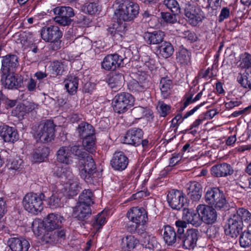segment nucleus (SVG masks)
I'll return each instance as SVG.
<instances>
[{
    "mask_svg": "<svg viewBox=\"0 0 251 251\" xmlns=\"http://www.w3.org/2000/svg\"><path fill=\"white\" fill-rule=\"evenodd\" d=\"M32 228L33 231L38 234L41 235L43 233V231L45 229V223L39 220H34L32 222Z\"/></svg>",
    "mask_w": 251,
    "mask_h": 251,
    "instance_id": "obj_53",
    "label": "nucleus"
},
{
    "mask_svg": "<svg viewBox=\"0 0 251 251\" xmlns=\"http://www.w3.org/2000/svg\"><path fill=\"white\" fill-rule=\"evenodd\" d=\"M241 63L240 66L243 68L248 70V71L251 70V54L245 52L240 55Z\"/></svg>",
    "mask_w": 251,
    "mask_h": 251,
    "instance_id": "obj_51",
    "label": "nucleus"
},
{
    "mask_svg": "<svg viewBox=\"0 0 251 251\" xmlns=\"http://www.w3.org/2000/svg\"><path fill=\"white\" fill-rule=\"evenodd\" d=\"M63 194L61 193L56 192L53 193L50 197L48 203L52 209H56L63 206V203L61 200Z\"/></svg>",
    "mask_w": 251,
    "mask_h": 251,
    "instance_id": "obj_39",
    "label": "nucleus"
},
{
    "mask_svg": "<svg viewBox=\"0 0 251 251\" xmlns=\"http://www.w3.org/2000/svg\"><path fill=\"white\" fill-rule=\"evenodd\" d=\"M159 112L162 117H166L170 112L171 106L163 102H159Z\"/></svg>",
    "mask_w": 251,
    "mask_h": 251,
    "instance_id": "obj_63",
    "label": "nucleus"
},
{
    "mask_svg": "<svg viewBox=\"0 0 251 251\" xmlns=\"http://www.w3.org/2000/svg\"><path fill=\"white\" fill-rule=\"evenodd\" d=\"M128 164V159L122 151L115 152L110 161L112 167L115 170H124Z\"/></svg>",
    "mask_w": 251,
    "mask_h": 251,
    "instance_id": "obj_20",
    "label": "nucleus"
},
{
    "mask_svg": "<svg viewBox=\"0 0 251 251\" xmlns=\"http://www.w3.org/2000/svg\"><path fill=\"white\" fill-rule=\"evenodd\" d=\"M208 205L214 206L215 208H220V189L213 187L209 189L204 196Z\"/></svg>",
    "mask_w": 251,
    "mask_h": 251,
    "instance_id": "obj_22",
    "label": "nucleus"
},
{
    "mask_svg": "<svg viewBox=\"0 0 251 251\" xmlns=\"http://www.w3.org/2000/svg\"><path fill=\"white\" fill-rule=\"evenodd\" d=\"M78 80L77 77L70 76L64 81L65 87L70 94L73 95L76 92Z\"/></svg>",
    "mask_w": 251,
    "mask_h": 251,
    "instance_id": "obj_42",
    "label": "nucleus"
},
{
    "mask_svg": "<svg viewBox=\"0 0 251 251\" xmlns=\"http://www.w3.org/2000/svg\"><path fill=\"white\" fill-rule=\"evenodd\" d=\"M233 173V170L231 166L227 163L221 164V177L231 175Z\"/></svg>",
    "mask_w": 251,
    "mask_h": 251,
    "instance_id": "obj_62",
    "label": "nucleus"
},
{
    "mask_svg": "<svg viewBox=\"0 0 251 251\" xmlns=\"http://www.w3.org/2000/svg\"><path fill=\"white\" fill-rule=\"evenodd\" d=\"M2 74L14 73L19 66V58L15 54H9L1 57Z\"/></svg>",
    "mask_w": 251,
    "mask_h": 251,
    "instance_id": "obj_14",
    "label": "nucleus"
},
{
    "mask_svg": "<svg viewBox=\"0 0 251 251\" xmlns=\"http://www.w3.org/2000/svg\"><path fill=\"white\" fill-rule=\"evenodd\" d=\"M0 136L5 142H14L19 139V135L15 128L7 125L0 126Z\"/></svg>",
    "mask_w": 251,
    "mask_h": 251,
    "instance_id": "obj_23",
    "label": "nucleus"
},
{
    "mask_svg": "<svg viewBox=\"0 0 251 251\" xmlns=\"http://www.w3.org/2000/svg\"><path fill=\"white\" fill-rule=\"evenodd\" d=\"M40 35L45 41L55 42L62 36V33L57 26L50 25L43 27L40 32Z\"/></svg>",
    "mask_w": 251,
    "mask_h": 251,
    "instance_id": "obj_15",
    "label": "nucleus"
},
{
    "mask_svg": "<svg viewBox=\"0 0 251 251\" xmlns=\"http://www.w3.org/2000/svg\"><path fill=\"white\" fill-rule=\"evenodd\" d=\"M124 82V75L118 72L111 73L106 80V82L112 89L120 88L123 85Z\"/></svg>",
    "mask_w": 251,
    "mask_h": 251,
    "instance_id": "obj_27",
    "label": "nucleus"
},
{
    "mask_svg": "<svg viewBox=\"0 0 251 251\" xmlns=\"http://www.w3.org/2000/svg\"><path fill=\"white\" fill-rule=\"evenodd\" d=\"M214 206L206 204H199L197 207V211L201 214L202 221L206 224L214 223L217 219V213Z\"/></svg>",
    "mask_w": 251,
    "mask_h": 251,
    "instance_id": "obj_10",
    "label": "nucleus"
},
{
    "mask_svg": "<svg viewBox=\"0 0 251 251\" xmlns=\"http://www.w3.org/2000/svg\"><path fill=\"white\" fill-rule=\"evenodd\" d=\"M183 193L178 190L173 189L169 191L167 195V201L169 205L173 209L180 210L187 203L185 202Z\"/></svg>",
    "mask_w": 251,
    "mask_h": 251,
    "instance_id": "obj_9",
    "label": "nucleus"
},
{
    "mask_svg": "<svg viewBox=\"0 0 251 251\" xmlns=\"http://www.w3.org/2000/svg\"><path fill=\"white\" fill-rule=\"evenodd\" d=\"M237 80L243 88L251 89V70L239 74Z\"/></svg>",
    "mask_w": 251,
    "mask_h": 251,
    "instance_id": "obj_38",
    "label": "nucleus"
},
{
    "mask_svg": "<svg viewBox=\"0 0 251 251\" xmlns=\"http://www.w3.org/2000/svg\"><path fill=\"white\" fill-rule=\"evenodd\" d=\"M243 226L242 223L233 215L224 226L225 233L232 238H236L242 231Z\"/></svg>",
    "mask_w": 251,
    "mask_h": 251,
    "instance_id": "obj_13",
    "label": "nucleus"
},
{
    "mask_svg": "<svg viewBox=\"0 0 251 251\" xmlns=\"http://www.w3.org/2000/svg\"><path fill=\"white\" fill-rule=\"evenodd\" d=\"M158 50L160 55L164 58L171 56L174 52L172 44L167 41H164L159 47Z\"/></svg>",
    "mask_w": 251,
    "mask_h": 251,
    "instance_id": "obj_37",
    "label": "nucleus"
},
{
    "mask_svg": "<svg viewBox=\"0 0 251 251\" xmlns=\"http://www.w3.org/2000/svg\"><path fill=\"white\" fill-rule=\"evenodd\" d=\"M222 193L221 192V194ZM231 206L227 201L225 197L223 195L221 194V212L224 211L223 213L224 216L229 213Z\"/></svg>",
    "mask_w": 251,
    "mask_h": 251,
    "instance_id": "obj_60",
    "label": "nucleus"
},
{
    "mask_svg": "<svg viewBox=\"0 0 251 251\" xmlns=\"http://www.w3.org/2000/svg\"><path fill=\"white\" fill-rule=\"evenodd\" d=\"M54 175L58 177L70 179L72 177V172L67 167H63L62 165L54 168Z\"/></svg>",
    "mask_w": 251,
    "mask_h": 251,
    "instance_id": "obj_45",
    "label": "nucleus"
},
{
    "mask_svg": "<svg viewBox=\"0 0 251 251\" xmlns=\"http://www.w3.org/2000/svg\"><path fill=\"white\" fill-rule=\"evenodd\" d=\"M77 203L90 207L94 203V196L92 191L90 189L84 190L79 196Z\"/></svg>",
    "mask_w": 251,
    "mask_h": 251,
    "instance_id": "obj_35",
    "label": "nucleus"
},
{
    "mask_svg": "<svg viewBox=\"0 0 251 251\" xmlns=\"http://www.w3.org/2000/svg\"><path fill=\"white\" fill-rule=\"evenodd\" d=\"M145 112V108L141 106L134 107L131 111L132 116L136 119L142 118Z\"/></svg>",
    "mask_w": 251,
    "mask_h": 251,
    "instance_id": "obj_61",
    "label": "nucleus"
},
{
    "mask_svg": "<svg viewBox=\"0 0 251 251\" xmlns=\"http://www.w3.org/2000/svg\"><path fill=\"white\" fill-rule=\"evenodd\" d=\"M66 66L64 63L58 61H54L52 65V70L53 74L56 75H62L65 70Z\"/></svg>",
    "mask_w": 251,
    "mask_h": 251,
    "instance_id": "obj_56",
    "label": "nucleus"
},
{
    "mask_svg": "<svg viewBox=\"0 0 251 251\" xmlns=\"http://www.w3.org/2000/svg\"><path fill=\"white\" fill-rule=\"evenodd\" d=\"M163 4L173 13L179 14L180 13L179 5L176 0H164Z\"/></svg>",
    "mask_w": 251,
    "mask_h": 251,
    "instance_id": "obj_50",
    "label": "nucleus"
},
{
    "mask_svg": "<svg viewBox=\"0 0 251 251\" xmlns=\"http://www.w3.org/2000/svg\"><path fill=\"white\" fill-rule=\"evenodd\" d=\"M128 220L134 224L144 225L148 221L147 212L143 207H133L126 214Z\"/></svg>",
    "mask_w": 251,
    "mask_h": 251,
    "instance_id": "obj_12",
    "label": "nucleus"
},
{
    "mask_svg": "<svg viewBox=\"0 0 251 251\" xmlns=\"http://www.w3.org/2000/svg\"><path fill=\"white\" fill-rule=\"evenodd\" d=\"M45 195L34 193H27L23 200V206L25 210L34 215H37L43 209V201Z\"/></svg>",
    "mask_w": 251,
    "mask_h": 251,
    "instance_id": "obj_3",
    "label": "nucleus"
},
{
    "mask_svg": "<svg viewBox=\"0 0 251 251\" xmlns=\"http://www.w3.org/2000/svg\"><path fill=\"white\" fill-rule=\"evenodd\" d=\"M105 213L101 212L99 213L95 218L92 226L94 228L98 230L100 228L106 223Z\"/></svg>",
    "mask_w": 251,
    "mask_h": 251,
    "instance_id": "obj_49",
    "label": "nucleus"
},
{
    "mask_svg": "<svg viewBox=\"0 0 251 251\" xmlns=\"http://www.w3.org/2000/svg\"><path fill=\"white\" fill-rule=\"evenodd\" d=\"M115 5V14L120 20L130 21L136 17L139 13L138 4L128 0H116Z\"/></svg>",
    "mask_w": 251,
    "mask_h": 251,
    "instance_id": "obj_1",
    "label": "nucleus"
},
{
    "mask_svg": "<svg viewBox=\"0 0 251 251\" xmlns=\"http://www.w3.org/2000/svg\"><path fill=\"white\" fill-rule=\"evenodd\" d=\"M8 244L12 251H27L29 247L27 240L19 238H11Z\"/></svg>",
    "mask_w": 251,
    "mask_h": 251,
    "instance_id": "obj_24",
    "label": "nucleus"
},
{
    "mask_svg": "<svg viewBox=\"0 0 251 251\" xmlns=\"http://www.w3.org/2000/svg\"><path fill=\"white\" fill-rule=\"evenodd\" d=\"M143 134V131L139 128H130L125 136V143L134 146L140 145Z\"/></svg>",
    "mask_w": 251,
    "mask_h": 251,
    "instance_id": "obj_19",
    "label": "nucleus"
},
{
    "mask_svg": "<svg viewBox=\"0 0 251 251\" xmlns=\"http://www.w3.org/2000/svg\"><path fill=\"white\" fill-rule=\"evenodd\" d=\"M176 230H177V235L179 237H181L184 234V229L186 228L187 224L184 221L177 220L175 222Z\"/></svg>",
    "mask_w": 251,
    "mask_h": 251,
    "instance_id": "obj_57",
    "label": "nucleus"
},
{
    "mask_svg": "<svg viewBox=\"0 0 251 251\" xmlns=\"http://www.w3.org/2000/svg\"><path fill=\"white\" fill-rule=\"evenodd\" d=\"M55 125L52 121L45 120L41 122L34 133L37 141L43 143L51 142L54 139Z\"/></svg>",
    "mask_w": 251,
    "mask_h": 251,
    "instance_id": "obj_2",
    "label": "nucleus"
},
{
    "mask_svg": "<svg viewBox=\"0 0 251 251\" xmlns=\"http://www.w3.org/2000/svg\"><path fill=\"white\" fill-rule=\"evenodd\" d=\"M183 210L184 211H186V212L184 213L183 218L186 220L188 223L196 227L200 226L202 224L203 221L201 214H200L198 211L196 212L190 211L188 209H186L185 207L184 208Z\"/></svg>",
    "mask_w": 251,
    "mask_h": 251,
    "instance_id": "obj_28",
    "label": "nucleus"
},
{
    "mask_svg": "<svg viewBox=\"0 0 251 251\" xmlns=\"http://www.w3.org/2000/svg\"><path fill=\"white\" fill-rule=\"evenodd\" d=\"M128 87L129 90L134 92H141L142 91L144 88L142 87L140 83L137 81V80L133 79L131 81L128 85Z\"/></svg>",
    "mask_w": 251,
    "mask_h": 251,
    "instance_id": "obj_64",
    "label": "nucleus"
},
{
    "mask_svg": "<svg viewBox=\"0 0 251 251\" xmlns=\"http://www.w3.org/2000/svg\"><path fill=\"white\" fill-rule=\"evenodd\" d=\"M23 161L19 158H16L10 160L7 166L10 170L20 171L22 168Z\"/></svg>",
    "mask_w": 251,
    "mask_h": 251,
    "instance_id": "obj_55",
    "label": "nucleus"
},
{
    "mask_svg": "<svg viewBox=\"0 0 251 251\" xmlns=\"http://www.w3.org/2000/svg\"><path fill=\"white\" fill-rule=\"evenodd\" d=\"M91 214L92 210L90 207L84 204L77 203L73 209L72 216L77 221L82 222V225H84L86 220Z\"/></svg>",
    "mask_w": 251,
    "mask_h": 251,
    "instance_id": "obj_17",
    "label": "nucleus"
},
{
    "mask_svg": "<svg viewBox=\"0 0 251 251\" xmlns=\"http://www.w3.org/2000/svg\"><path fill=\"white\" fill-rule=\"evenodd\" d=\"M187 188V193L189 197L194 201L201 199L202 195V187L201 184L196 181L191 182Z\"/></svg>",
    "mask_w": 251,
    "mask_h": 251,
    "instance_id": "obj_25",
    "label": "nucleus"
},
{
    "mask_svg": "<svg viewBox=\"0 0 251 251\" xmlns=\"http://www.w3.org/2000/svg\"><path fill=\"white\" fill-rule=\"evenodd\" d=\"M139 244V240L134 236L127 235L122 239L121 248L123 251H131Z\"/></svg>",
    "mask_w": 251,
    "mask_h": 251,
    "instance_id": "obj_32",
    "label": "nucleus"
},
{
    "mask_svg": "<svg viewBox=\"0 0 251 251\" xmlns=\"http://www.w3.org/2000/svg\"><path fill=\"white\" fill-rule=\"evenodd\" d=\"M68 148L70 152L79 160L85 158L87 155V153L82 145L69 146Z\"/></svg>",
    "mask_w": 251,
    "mask_h": 251,
    "instance_id": "obj_40",
    "label": "nucleus"
},
{
    "mask_svg": "<svg viewBox=\"0 0 251 251\" xmlns=\"http://www.w3.org/2000/svg\"><path fill=\"white\" fill-rule=\"evenodd\" d=\"M49 153V149L47 147H40L33 154V158L36 161L42 162L47 157Z\"/></svg>",
    "mask_w": 251,
    "mask_h": 251,
    "instance_id": "obj_46",
    "label": "nucleus"
},
{
    "mask_svg": "<svg viewBox=\"0 0 251 251\" xmlns=\"http://www.w3.org/2000/svg\"><path fill=\"white\" fill-rule=\"evenodd\" d=\"M64 217L59 213H52L48 214L45 221V229L51 231L61 227Z\"/></svg>",
    "mask_w": 251,
    "mask_h": 251,
    "instance_id": "obj_18",
    "label": "nucleus"
},
{
    "mask_svg": "<svg viewBox=\"0 0 251 251\" xmlns=\"http://www.w3.org/2000/svg\"><path fill=\"white\" fill-rule=\"evenodd\" d=\"M237 183L244 189H251V178L247 175L240 176Z\"/></svg>",
    "mask_w": 251,
    "mask_h": 251,
    "instance_id": "obj_54",
    "label": "nucleus"
},
{
    "mask_svg": "<svg viewBox=\"0 0 251 251\" xmlns=\"http://www.w3.org/2000/svg\"><path fill=\"white\" fill-rule=\"evenodd\" d=\"M142 237V245L145 248L153 251L160 248V246L154 236L143 233Z\"/></svg>",
    "mask_w": 251,
    "mask_h": 251,
    "instance_id": "obj_31",
    "label": "nucleus"
},
{
    "mask_svg": "<svg viewBox=\"0 0 251 251\" xmlns=\"http://www.w3.org/2000/svg\"><path fill=\"white\" fill-rule=\"evenodd\" d=\"M83 168L80 172L82 178L88 183H94L96 180V167L91 156L87 155L85 158Z\"/></svg>",
    "mask_w": 251,
    "mask_h": 251,
    "instance_id": "obj_7",
    "label": "nucleus"
},
{
    "mask_svg": "<svg viewBox=\"0 0 251 251\" xmlns=\"http://www.w3.org/2000/svg\"><path fill=\"white\" fill-rule=\"evenodd\" d=\"M233 215L243 225L245 223L251 226V212L247 209L239 208Z\"/></svg>",
    "mask_w": 251,
    "mask_h": 251,
    "instance_id": "obj_34",
    "label": "nucleus"
},
{
    "mask_svg": "<svg viewBox=\"0 0 251 251\" xmlns=\"http://www.w3.org/2000/svg\"><path fill=\"white\" fill-rule=\"evenodd\" d=\"M123 62V58L117 53L108 54L101 62V67L106 71H114L120 67Z\"/></svg>",
    "mask_w": 251,
    "mask_h": 251,
    "instance_id": "obj_16",
    "label": "nucleus"
},
{
    "mask_svg": "<svg viewBox=\"0 0 251 251\" xmlns=\"http://www.w3.org/2000/svg\"><path fill=\"white\" fill-rule=\"evenodd\" d=\"M202 105V104H201L200 105H198L195 106L194 108L191 109V110L188 111L186 113V114L184 115L182 118L181 114H177L175 118H174L172 121V125H174V126L182 123L183 120L187 118L191 115H193L196 111H197L201 106Z\"/></svg>",
    "mask_w": 251,
    "mask_h": 251,
    "instance_id": "obj_47",
    "label": "nucleus"
},
{
    "mask_svg": "<svg viewBox=\"0 0 251 251\" xmlns=\"http://www.w3.org/2000/svg\"><path fill=\"white\" fill-rule=\"evenodd\" d=\"M200 233L197 229L191 228L187 230L184 234L178 238V245L184 249H194L197 245Z\"/></svg>",
    "mask_w": 251,
    "mask_h": 251,
    "instance_id": "obj_8",
    "label": "nucleus"
},
{
    "mask_svg": "<svg viewBox=\"0 0 251 251\" xmlns=\"http://www.w3.org/2000/svg\"><path fill=\"white\" fill-rule=\"evenodd\" d=\"M165 33L161 30H155L152 32H146L143 37L146 43L150 45L161 44L164 42Z\"/></svg>",
    "mask_w": 251,
    "mask_h": 251,
    "instance_id": "obj_21",
    "label": "nucleus"
},
{
    "mask_svg": "<svg viewBox=\"0 0 251 251\" xmlns=\"http://www.w3.org/2000/svg\"><path fill=\"white\" fill-rule=\"evenodd\" d=\"M225 54H228V55L225 56V58L223 61L222 66L227 65L231 67L234 60V55L231 53L230 49H227L225 52Z\"/></svg>",
    "mask_w": 251,
    "mask_h": 251,
    "instance_id": "obj_58",
    "label": "nucleus"
},
{
    "mask_svg": "<svg viewBox=\"0 0 251 251\" xmlns=\"http://www.w3.org/2000/svg\"><path fill=\"white\" fill-rule=\"evenodd\" d=\"M76 130L78 136L81 139L95 135L94 127L87 123L83 122L79 124Z\"/></svg>",
    "mask_w": 251,
    "mask_h": 251,
    "instance_id": "obj_29",
    "label": "nucleus"
},
{
    "mask_svg": "<svg viewBox=\"0 0 251 251\" xmlns=\"http://www.w3.org/2000/svg\"><path fill=\"white\" fill-rule=\"evenodd\" d=\"M69 151L68 147H62L60 148L56 154L57 161L65 164H71L72 160Z\"/></svg>",
    "mask_w": 251,
    "mask_h": 251,
    "instance_id": "obj_33",
    "label": "nucleus"
},
{
    "mask_svg": "<svg viewBox=\"0 0 251 251\" xmlns=\"http://www.w3.org/2000/svg\"><path fill=\"white\" fill-rule=\"evenodd\" d=\"M134 98L128 93L123 92L117 94L112 101L113 108L115 112H126L134 104Z\"/></svg>",
    "mask_w": 251,
    "mask_h": 251,
    "instance_id": "obj_4",
    "label": "nucleus"
},
{
    "mask_svg": "<svg viewBox=\"0 0 251 251\" xmlns=\"http://www.w3.org/2000/svg\"><path fill=\"white\" fill-rule=\"evenodd\" d=\"M163 239L168 245L172 246L175 244L178 245V236L176 229L170 226L167 225L164 227Z\"/></svg>",
    "mask_w": 251,
    "mask_h": 251,
    "instance_id": "obj_26",
    "label": "nucleus"
},
{
    "mask_svg": "<svg viewBox=\"0 0 251 251\" xmlns=\"http://www.w3.org/2000/svg\"><path fill=\"white\" fill-rule=\"evenodd\" d=\"M68 183L69 187L68 189V193L69 196L73 197L76 195L79 192L81 187L78 180L76 178L73 179H69Z\"/></svg>",
    "mask_w": 251,
    "mask_h": 251,
    "instance_id": "obj_48",
    "label": "nucleus"
},
{
    "mask_svg": "<svg viewBox=\"0 0 251 251\" xmlns=\"http://www.w3.org/2000/svg\"><path fill=\"white\" fill-rule=\"evenodd\" d=\"M161 17L163 21L166 23L174 24L176 22L177 19L176 15V14H171L169 12H161Z\"/></svg>",
    "mask_w": 251,
    "mask_h": 251,
    "instance_id": "obj_59",
    "label": "nucleus"
},
{
    "mask_svg": "<svg viewBox=\"0 0 251 251\" xmlns=\"http://www.w3.org/2000/svg\"><path fill=\"white\" fill-rule=\"evenodd\" d=\"M240 245L242 247L247 248L251 245V226L243 232L239 238Z\"/></svg>",
    "mask_w": 251,
    "mask_h": 251,
    "instance_id": "obj_43",
    "label": "nucleus"
},
{
    "mask_svg": "<svg viewBox=\"0 0 251 251\" xmlns=\"http://www.w3.org/2000/svg\"><path fill=\"white\" fill-rule=\"evenodd\" d=\"M184 14L187 22L194 26L199 25L205 18L204 14L200 7L190 3L185 4Z\"/></svg>",
    "mask_w": 251,
    "mask_h": 251,
    "instance_id": "obj_5",
    "label": "nucleus"
},
{
    "mask_svg": "<svg viewBox=\"0 0 251 251\" xmlns=\"http://www.w3.org/2000/svg\"><path fill=\"white\" fill-rule=\"evenodd\" d=\"M96 137L95 135L82 139V146L88 152L93 153L96 152Z\"/></svg>",
    "mask_w": 251,
    "mask_h": 251,
    "instance_id": "obj_41",
    "label": "nucleus"
},
{
    "mask_svg": "<svg viewBox=\"0 0 251 251\" xmlns=\"http://www.w3.org/2000/svg\"><path fill=\"white\" fill-rule=\"evenodd\" d=\"M191 56L190 51L183 47L180 48L176 54V61L181 65H188L190 62Z\"/></svg>",
    "mask_w": 251,
    "mask_h": 251,
    "instance_id": "obj_36",
    "label": "nucleus"
},
{
    "mask_svg": "<svg viewBox=\"0 0 251 251\" xmlns=\"http://www.w3.org/2000/svg\"><path fill=\"white\" fill-rule=\"evenodd\" d=\"M81 10L85 13L94 15L100 11V7L96 2H87L81 6Z\"/></svg>",
    "mask_w": 251,
    "mask_h": 251,
    "instance_id": "obj_44",
    "label": "nucleus"
},
{
    "mask_svg": "<svg viewBox=\"0 0 251 251\" xmlns=\"http://www.w3.org/2000/svg\"><path fill=\"white\" fill-rule=\"evenodd\" d=\"M74 43L76 46L80 50H87L90 48V43L88 39L83 37L76 38Z\"/></svg>",
    "mask_w": 251,
    "mask_h": 251,
    "instance_id": "obj_52",
    "label": "nucleus"
},
{
    "mask_svg": "<svg viewBox=\"0 0 251 251\" xmlns=\"http://www.w3.org/2000/svg\"><path fill=\"white\" fill-rule=\"evenodd\" d=\"M53 13L56 15L54 18V21L62 26L70 25L75 14L74 10L70 6H58L54 8Z\"/></svg>",
    "mask_w": 251,
    "mask_h": 251,
    "instance_id": "obj_6",
    "label": "nucleus"
},
{
    "mask_svg": "<svg viewBox=\"0 0 251 251\" xmlns=\"http://www.w3.org/2000/svg\"><path fill=\"white\" fill-rule=\"evenodd\" d=\"M173 84L172 80L168 77H162L160 80L159 88L161 95L163 99H167L171 94Z\"/></svg>",
    "mask_w": 251,
    "mask_h": 251,
    "instance_id": "obj_30",
    "label": "nucleus"
},
{
    "mask_svg": "<svg viewBox=\"0 0 251 251\" xmlns=\"http://www.w3.org/2000/svg\"><path fill=\"white\" fill-rule=\"evenodd\" d=\"M14 73L2 74L1 82L2 85L8 89H18L23 85V78L21 76H16Z\"/></svg>",
    "mask_w": 251,
    "mask_h": 251,
    "instance_id": "obj_11",
    "label": "nucleus"
}]
</instances>
